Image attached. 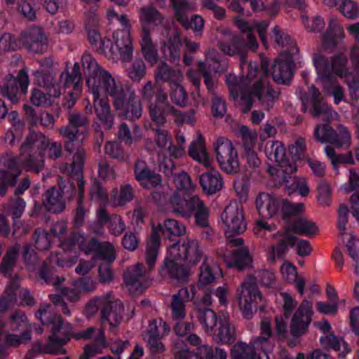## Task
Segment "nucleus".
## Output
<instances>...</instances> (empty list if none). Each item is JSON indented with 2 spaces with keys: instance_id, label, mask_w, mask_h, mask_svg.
Listing matches in <instances>:
<instances>
[{
  "instance_id": "obj_1",
  "label": "nucleus",
  "mask_w": 359,
  "mask_h": 359,
  "mask_svg": "<svg viewBox=\"0 0 359 359\" xmlns=\"http://www.w3.org/2000/svg\"><path fill=\"white\" fill-rule=\"evenodd\" d=\"M81 63L84 74L87 75L86 85L93 95L95 112L105 130L112 128L114 116L107 99L101 97L102 93L111 97L114 107L120 117L133 121L142 116L141 101L128 83L115 80L89 53L82 55ZM92 108L90 107V111Z\"/></svg>"
},
{
  "instance_id": "obj_2",
  "label": "nucleus",
  "mask_w": 359,
  "mask_h": 359,
  "mask_svg": "<svg viewBox=\"0 0 359 359\" xmlns=\"http://www.w3.org/2000/svg\"><path fill=\"white\" fill-rule=\"evenodd\" d=\"M203 257V251L198 241L187 238L182 244L177 241L168 248L159 275L183 287L189 281L190 267L196 266Z\"/></svg>"
},
{
  "instance_id": "obj_3",
  "label": "nucleus",
  "mask_w": 359,
  "mask_h": 359,
  "mask_svg": "<svg viewBox=\"0 0 359 359\" xmlns=\"http://www.w3.org/2000/svg\"><path fill=\"white\" fill-rule=\"evenodd\" d=\"M142 97L147 102L149 116L156 128L155 131V142L159 148H165L172 143V137L168 130L161 128L166 122V117L169 114L177 116L181 123L190 121V117L182 114L170 105L168 100V95L163 90L151 81H148L142 88Z\"/></svg>"
},
{
  "instance_id": "obj_4",
  "label": "nucleus",
  "mask_w": 359,
  "mask_h": 359,
  "mask_svg": "<svg viewBox=\"0 0 359 359\" xmlns=\"http://www.w3.org/2000/svg\"><path fill=\"white\" fill-rule=\"evenodd\" d=\"M313 63L317 73V82L328 94H332L336 104L344 100V90L337 85L332 74L339 77H347L346 59L342 55L332 58L329 65L324 50H320L313 55Z\"/></svg>"
},
{
  "instance_id": "obj_5",
  "label": "nucleus",
  "mask_w": 359,
  "mask_h": 359,
  "mask_svg": "<svg viewBox=\"0 0 359 359\" xmlns=\"http://www.w3.org/2000/svg\"><path fill=\"white\" fill-rule=\"evenodd\" d=\"M273 38L279 46L280 55L274 60L271 74L278 84H285L290 81L294 65V57L299 49L295 41L288 34L282 33L278 27L272 30Z\"/></svg>"
},
{
  "instance_id": "obj_6",
  "label": "nucleus",
  "mask_w": 359,
  "mask_h": 359,
  "mask_svg": "<svg viewBox=\"0 0 359 359\" xmlns=\"http://www.w3.org/2000/svg\"><path fill=\"white\" fill-rule=\"evenodd\" d=\"M172 211L177 215L194 219V224L201 229L210 228V212L205 202L197 195L174 194L170 198Z\"/></svg>"
},
{
  "instance_id": "obj_7",
  "label": "nucleus",
  "mask_w": 359,
  "mask_h": 359,
  "mask_svg": "<svg viewBox=\"0 0 359 359\" xmlns=\"http://www.w3.org/2000/svg\"><path fill=\"white\" fill-rule=\"evenodd\" d=\"M186 232L184 224L174 219H166L163 224H158L157 226H152L151 234L146 245L145 262L151 271L155 266L159 252L161 239L160 233L165 238L171 239V236H180Z\"/></svg>"
},
{
  "instance_id": "obj_8",
  "label": "nucleus",
  "mask_w": 359,
  "mask_h": 359,
  "mask_svg": "<svg viewBox=\"0 0 359 359\" xmlns=\"http://www.w3.org/2000/svg\"><path fill=\"white\" fill-rule=\"evenodd\" d=\"M235 23L243 34L233 36L228 41H220L219 48L226 55L230 56L238 55L241 57L242 62H243L249 50H257L258 42L252 33L251 27L248 22L236 18Z\"/></svg>"
},
{
  "instance_id": "obj_9",
  "label": "nucleus",
  "mask_w": 359,
  "mask_h": 359,
  "mask_svg": "<svg viewBox=\"0 0 359 359\" xmlns=\"http://www.w3.org/2000/svg\"><path fill=\"white\" fill-rule=\"evenodd\" d=\"M49 139L41 133L31 130L20 147L22 154L28 152L23 167L28 172L39 173L44 166V151Z\"/></svg>"
},
{
  "instance_id": "obj_10",
  "label": "nucleus",
  "mask_w": 359,
  "mask_h": 359,
  "mask_svg": "<svg viewBox=\"0 0 359 359\" xmlns=\"http://www.w3.org/2000/svg\"><path fill=\"white\" fill-rule=\"evenodd\" d=\"M227 83L232 99L238 100L241 95L240 108L243 114H247L251 110L255 102L254 97L264 102L269 97V86L266 87L262 79H259L252 86L246 88H241L236 79H234L233 82L228 79Z\"/></svg>"
},
{
  "instance_id": "obj_11",
  "label": "nucleus",
  "mask_w": 359,
  "mask_h": 359,
  "mask_svg": "<svg viewBox=\"0 0 359 359\" xmlns=\"http://www.w3.org/2000/svg\"><path fill=\"white\" fill-rule=\"evenodd\" d=\"M77 186L72 180L65 182L64 185L52 187L43 195L42 201L45 209L52 213L57 214L62 212L66 203L65 199L72 200L76 194Z\"/></svg>"
},
{
  "instance_id": "obj_12",
  "label": "nucleus",
  "mask_w": 359,
  "mask_h": 359,
  "mask_svg": "<svg viewBox=\"0 0 359 359\" xmlns=\"http://www.w3.org/2000/svg\"><path fill=\"white\" fill-rule=\"evenodd\" d=\"M37 315L43 324H56L53 327V335L49 337L48 344L42 348V351L52 354L64 353L65 349L62 346L65 343V340L57 337V334L62 326L60 316L55 313L49 305L43 306L39 309Z\"/></svg>"
},
{
  "instance_id": "obj_13",
  "label": "nucleus",
  "mask_w": 359,
  "mask_h": 359,
  "mask_svg": "<svg viewBox=\"0 0 359 359\" xmlns=\"http://www.w3.org/2000/svg\"><path fill=\"white\" fill-rule=\"evenodd\" d=\"M221 219L225 226L226 238L243 233L247 229L243 206L236 202L231 203L221 214Z\"/></svg>"
},
{
  "instance_id": "obj_14",
  "label": "nucleus",
  "mask_w": 359,
  "mask_h": 359,
  "mask_svg": "<svg viewBox=\"0 0 359 359\" xmlns=\"http://www.w3.org/2000/svg\"><path fill=\"white\" fill-rule=\"evenodd\" d=\"M29 80L25 69L19 71L17 76L8 74L3 86H0V93L12 104L18 103L20 97L27 93Z\"/></svg>"
},
{
  "instance_id": "obj_15",
  "label": "nucleus",
  "mask_w": 359,
  "mask_h": 359,
  "mask_svg": "<svg viewBox=\"0 0 359 359\" xmlns=\"http://www.w3.org/2000/svg\"><path fill=\"white\" fill-rule=\"evenodd\" d=\"M217 161L222 170L227 173L236 172L239 166L238 154L232 142L220 137L214 143Z\"/></svg>"
},
{
  "instance_id": "obj_16",
  "label": "nucleus",
  "mask_w": 359,
  "mask_h": 359,
  "mask_svg": "<svg viewBox=\"0 0 359 359\" xmlns=\"http://www.w3.org/2000/svg\"><path fill=\"white\" fill-rule=\"evenodd\" d=\"M98 26L99 18L97 15L93 12H90L85 22V29L89 43L99 54H104L107 50L112 52L114 45L111 41L109 38L101 37Z\"/></svg>"
},
{
  "instance_id": "obj_17",
  "label": "nucleus",
  "mask_w": 359,
  "mask_h": 359,
  "mask_svg": "<svg viewBox=\"0 0 359 359\" xmlns=\"http://www.w3.org/2000/svg\"><path fill=\"white\" fill-rule=\"evenodd\" d=\"M189 297L194 299V305L197 311V316L200 323L206 332H211L215 326L217 318L215 313L205 307L212 302V297L210 293H186Z\"/></svg>"
},
{
  "instance_id": "obj_18",
  "label": "nucleus",
  "mask_w": 359,
  "mask_h": 359,
  "mask_svg": "<svg viewBox=\"0 0 359 359\" xmlns=\"http://www.w3.org/2000/svg\"><path fill=\"white\" fill-rule=\"evenodd\" d=\"M219 272L220 269L219 266L209 263L208 259L205 258L200 267L198 283L196 285L191 284L189 292H196L197 288L201 290H206L205 292H227L226 290L222 286L218 287L215 291L208 288V287H210L212 284L215 282Z\"/></svg>"
},
{
  "instance_id": "obj_19",
  "label": "nucleus",
  "mask_w": 359,
  "mask_h": 359,
  "mask_svg": "<svg viewBox=\"0 0 359 359\" xmlns=\"http://www.w3.org/2000/svg\"><path fill=\"white\" fill-rule=\"evenodd\" d=\"M0 161L4 166L0 170V196H4L6 194L8 187L16 184L21 170L18 158L15 156H9Z\"/></svg>"
},
{
  "instance_id": "obj_20",
  "label": "nucleus",
  "mask_w": 359,
  "mask_h": 359,
  "mask_svg": "<svg viewBox=\"0 0 359 359\" xmlns=\"http://www.w3.org/2000/svg\"><path fill=\"white\" fill-rule=\"evenodd\" d=\"M123 281L127 286L144 292L150 286L152 278L149 272L146 271L145 266L142 264L137 263L128 267L124 272Z\"/></svg>"
},
{
  "instance_id": "obj_21",
  "label": "nucleus",
  "mask_w": 359,
  "mask_h": 359,
  "mask_svg": "<svg viewBox=\"0 0 359 359\" xmlns=\"http://www.w3.org/2000/svg\"><path fill=\"white\" fill-rule=\"evenodd\" d=\"M315 136L320 142H330L337 147H348L351 143L350 133L344 126L339 127L338 134H335L333 129L328 125L317 126L315 130Z\"/></svg>"
},
{
  "instance_id": "obj_22",
  "label": "nucleus",
  "mask_w": 359,
  "mask_h": 359,
  "mask_svg": "<svg viewBox=\"0 0 359 359\" xmlns=\"http://www.w3.org/2000/svg\"><path fill=\"white\" fill-rule=\"evenodd\" d=\"M20 41L27 50L38 54L44 53L48 47L47 37L38 27H32L22 32Z\"/></svg>"
},
{
  "instance_id": "obj_23",
  "label": "nucleus",
  "mask_w": 359,
  "mask_h": 359,
  "mask_svg": "<svg viewBox=\"0 0 359 359\" xmlns=\"http://www.w3.org/2000/svg\"><path fill=\"white\" fill-rule=\"evenodd\" d=\"M312 304L304 301L294 312L290 325V332L293 337H300L308 330L313 316Z\"/></svg>"
},
{
  "instance_id": "obj_24",
  "label": "nucleus",
  "mask_w": 359,
  "mask_h": 359,
  "mask_svg": "<svg viewBox=\"0 0 359 359\" xmlns=\"http://www.w3.org/2000/svg\"><path fill=\"white\" fill-rule=\"evenodd\" d=\"M134 172L135 179L145 189H153L162 184L161 175L151 170L144 161L135 164Z\"/></svg>"
},
{
  "instance_id": "obj_25",
  "label": "nucleus",
  "mask_w": 359,
  "mask_h": 359,
  "mask_svg": "<svg viewBox=\"0 0 359 359\" xmlns=\"http://www.w3.org/2000/svg\"><path fill=\"white\" fill-rule=\"evenodd\" d=\"M199 183L203 191L208 196L219 192L224 185L221 174L213 168H210L199 176Z\"/></svg>"
},
{
  "instance_id": "obj_26",
  "label": "nucleus",
  "mask_w": 359,
  "mask_h": 359,
  "mask_svg": "<svg viewBox=\"0 0 359 359\" xmlns=\"http://www.w3.org/2000/svg\"><path fill=\"white\" fill-rule=\"evenodd\" d=\"M304 111H309L313 116H318L330 109L322 102L318 90L311 86L309 90V95L301 97Z\"/></svg>"
},
{
  "instance_id": "obj_27",
  "label": "nucleus",
  "mask_w": 359,
  "mask_h": 359,
  "mask_svg": "<svg viewBox=\"0 0 359 359\" xmlns=\"http://www.w3.org/2000/svg\"><path fill=\"white\" fill-rule=\"evenodd\" d=\"M114 46L123 60H130L133 55V47L130 31L127 29H117L113 33Z\"/></svg>"
},
{
  "instance_id": "obj_28",
  "label": "nucleus",
  "mask_w": 359,
  "mask_h": 359,
  "mask_svg": "<svg viewBox=\"0 0 359 359\" xmlns=\"http://www.w3.org/2000/svg\"><path fill=\"white\" fill-rule=\"evenodd\" d=\"M182 39L179 33L176 32L170 36L161 46L163 57L172 64H178L180 60Z\"/></svg>"
},
{
  "instance_id": "obj_29",
  "label": "nucleus",
  "mask_w": 359,
  "mask_h": 359,
  "mask_svg": "<svg viewBox=\"0 0 359 359\" xmlns=\"http://www.w3.org/2000/svg\"><path fill=\"white\" fill-rule=\"evenodd\" d=\"M349 183L341 186V189L344 193L354 192L351 197V212L355 219L359 221V174L351 170Z\"/></svg>"
},
{
  "instance_id": "obj_30",
  "label": "nucleus",
  "mask_w": 359,
  "mask_h": 359,
  "mask_svg": "<svg viewBox=\"0 0 359 359\" xmlns=\"http://www.w3.org/2000/svg\"><path fill=\"white\" fill-rule=\"evenodd\" d=\"M38 276L46 284L53 285L57 292H74V290H69L67 287L62 286L65 278L63 276L55 275L52 269L46 262H43L39 269Z\"/></svg>"
},
{
  "instance_id": "obj_31",
  "label": "nucleus",
  "mask_w": 359,
  "mask_h": 359,
  "mask_svg": "<svg viewBox=\"0 0 359 359\" xmlns=\"http://www.w3.org/2000/svg\"><path fill=\"white\" fill-rule=\"evenodd\" d=\"M277 207L280 210L283 219L286 222V224L290 222H294V219L301 217V215L305 211V205L303 203H292L287 201H282L278 203H271V206Z\"/></svg>"
},
{
  "instance_id": "obj_32",
  "label": "nucleus",
  "mask_w": 359,
  "mask_h": 359,
  "mask_svg": "<svg viewBox=\"0 0 359 359\" xmlns=\"http://www.w3.org/2000/svg\"><path fill=\"white\" fill-rule=\"evenodd\" d=\"M34 76L39 86L48 90L53 97H60L61 95L60 85L56 82L52 72L48 70H41L36 72Z\"/></svg>"
},
{
  "instance_id": "obj_33",
  "label": "nucleus",
  "mask_w": 359,
  "mask_h": 359,
  "mask_svg": "<svg viewBox=\"0 0 359 359\" xmlns=\"http://www.w3.org/2000/svg\"><path fill=\"white\" fill-rule=\"evenodd\" d=\"M275 161L282 168L283 175L296 172L297 166L294 163L290 162L285 154V149L283 144L278 141L273 142L271 145Z\"/></svg>"
},
{
  "instance_id": "obj_34",
  "label": "nucleus",
  "mask_w": 359,
  "mask_h": 359,
  "mask_svg": "<svg viewBox=\"0 0 359 359\" xmlns=\"http://www.w3.org/2000/svg\"><path fill=\"white\" fill-rule=\"evenodd\" d=\"M258 284L266 287H269V272L263 270L253 274L248 275L241 283L242 290L241 292H259L257 289Z\"/></svg>"
},
{
  "instance_id": "obj_35",
  "label": "nucleus",
  "mask_w": 359,
  "mask_h": 359,
  "mask_svg": "<svg viewBox=\"0 0 359 359\" xmlns=\"http://www.w3.org/2000/svg\"><path fill=\"white\" fill-rule=\"evenodd\" d=\"M20 248L18 244L12 245L7 249L0 263V273L4 277H10L13 274L18 259Z\"/></svg>"
},
{
  "instance_id": "obj_36",
  "label": "nucleus",
  "mask_w": 359,
  "mask_h": 359,
  "mask_svg": "<svg viewBox=\"0 0 359 359\" xmlns=\"http://www.w3.org/2000/svg\"><path fill=\"white\" fill-rule=\"evenodd\" d=\"M320 342L323 348L337 352L339 356L341 358L351 351L348 344L342 337H337L332 333L321 337Z\"/></svg>"
},
{
  "instance_id": "obj_37",
  "label": "nucleus",
  "mask_w": 359,
  "mask_h": 359,
  "mask_svg": "<svg viewBox=\"0 0 359 359\" xmlns=\"http://www.w3.org/2000/svg\"><path fill=\"white\" fill-rule=\"evenodd\" d=\"M269 338V323L267 319H262L261 336L255 341L256 352L252 359H269L268 351Z\"/></svg>"
},
{
  "instance_id": "obj_38",
  "label": "nucleus",
  "mask_w": 359,
  "mask_h": 359,
  "mask_svg": "<svg viewBox=\"0 0 359 359\" xmlns=\"http://www.w3.org/2000/svg\"><path fill=\"white\" fill-rule=\"evenodd\" d=\"M140 46L144 58L151 64L157 62V50L152 41L150 31L146 25H143L142 28Z\"/></svg>"
},
{
  "instance_id": "obj_39",
  "label": "nucleus",
  "mask_w": 359,
  "mask_h": 359,
  "mask_svg": "<svg viewBox=\"0 0 359 359\" xmlns=\"http://www.w3.org/2000/svg\"><path fill=\"white\" fill-rule=\"evenodd\" d=\"M285 228L287 231L304 236L314 235L318 231V226L313 221L302 217L294 219V222H288Z\"/></svg>"
},
{
  "instance_id": "obj_40",
  "label": "nucleus",
  "mask_w": 359,
  "mask_h": 359,
  "mask_svg": "<svg viewBox=\"0 0 359 359\" xmlns=\"http://www.w3.org/2000/svg\"><path fill=\"white\" fill-rule=\"evenodd\" d=\"M262 293H241L238 297V306L244 318H251L254 304L262 303Z\"/></svg>"
},
{
  "instance_id": "obj_41",
  "label": "nucleus",
  "mask_w": 359,
  "mask_h": 359,
  "mask_svg": "<svg viewBox=\"0 0 359 359\" xmlns=\"http://www.w3.org/2000/svg\"><path fill=\"white\" fill-rule=\"evenodd\" d=\"M280 273L283 279L290 283H294L296 289L299 292H304L305 289V281L304 278L298 275L297 268L292 263L285 261L280 268Z\"/></svg>"
},
{
  "instance_id": "obj_42",
  "label": "nucleus",
  "mask_w": 359,
  "mask_h": 359,
  "mask_svg": "<svg viewBox=\"0 0 359 359\" xmlns=\"http://www.w3.org/2000/svg\"><path fill=\"white\" fill-rule=\"evenodd\" d=\"M81 81V74L80 71V65L78 62H75L72 72L65 70L60 74L59 79V84L62 85L65 88L74 87L76 92L80 91L79 83Z\"/></svg>"
},
{
  "instance_id": "obj_43",
  "label": "nucleus",
  "mask_w": 359,
  "mask_h": 359,
  "mask_svg": "<svg viewBox=\"0 0 359 359\" xmlns=\"http://www.w3.org/2000/svg\"><path fill=\"white\" fill-rule=\"evenodd\" d=\"M189 156L195 161L203 164L207 168L210 165V159L205 148L204 141L201 135L198 140L191 142L189 148Z\"/></svg>"
},
{
  "instance_id": "obj_44",
  "label": "nucleus",
  "mask_w": 359,
  "mask_h": 359,
  "mask_svg": "<svg viewBox=\"0 0 359 359\" xmlns=\"http://www.w3.org/2000/svg\"><path fill=\"white\" fill-rule=\"evenodd\" d=\"M232 264L238 270H244L252 266V257L248 247H241L232 252Z\"/></svg>"
},
{
  "instance_id": "obj_45",
  "label": "nucleus",
  "mask_w": 359,
  "mask_h": 359,
  "mask_svg": "<svg viewBox=\"0 0 359 359\" xmlns=\"http://www.w3.org/2000/svg\"><path fill=\"white\" fill-rule=\"evenodd\" d=\"M287 175H283V178L285 182L286 189L289 194L297 192L302 197L307 196L310 192L307 180L304 177H294L290 180H287Z\"/></svg>"
},
{
  "instance_id": "obj_46",
  "label": "nucleus",
  "mask_w": 359,
  "mask_h": 359,
  "mask_svg": "<svg viewBox=\"0 0 359 359\" xmlns=\"http://www.w3.org/2000/svg\"><path fill=\"white\" fill-rule=\"evenodd\" d=\"M84 185L85 182L80 181L79 187H77V205L73 220V226L75 229L83 226L85 221L86 210L83 205Z\"/></svg>"
},
{
  "instance_id": "obj_47",
  "label": "nucleus",
  "mask_w": 359,
  "mask_h": 359,
  "mask_svg": "<svg viewBox=\"0 0 359 359\" xmlns=\"http://www.w3.org/2000/svg\"><path fill=\"white\" fill-rule=\"evenodd\" d=\"M86 158V152L83 149H78L73 156L72 167V181L76 180L75 183L77 187L80 181L85 182L83 177V168Z\"/></svg>"
},
{
  "instance_id": "obj_48",
  "label": "nucleus",
  "mask_w": 359,
  "mask_h": 359,
  "mask_svg": "<svg viewBox=\"0 0 359 359\" xmlns=\"http://www.w3.org/2000/svg\"><path fill=\"white\" fill-rule=\"evenodd\" d=\"M238 137H241L245 151H248L254 158L255 151L254 146L257 140V133L250 129L247 126L242 125L236 132Z\"/></svg>"
},
{
  "instance_id": "obj_49",
  "label": "nucleus",
  "mask_w": 359,
  "mask_h": 359,
  "mask_svg": "<svg viewBox=\"0 0 359 359\" xmlns=\"http://www.w3.org/2000/svg\"><path fill=\"white\" fill-rule=\"evenodd\" d=\"M123 304L119 301L109 302L102 311V318L109 321L110 325L116 326L121 319Z\"/></svg>"
},
{
  "instance_id": "obj_50",
  "label": "nucleus",
  "mask_w": 359,
  "mask_h": 359,
  "mask_svg": "<svg viewBox=\"0 0 359 359\" xmlns=\"http://www.w3.org/2000/svg\"><path fill=\"white\" fill-rule=\"evenodd\" d=\"M214 341L217 343L227 344L233 341L235 338L234 329L231 327L227 319L219 322L217 332L212 334Z\"/></svg>"
},
{
  "instance_id": "obj_51",
  "label": "nucleus",
  "mask_w": 359,
  "mask_h": 359,
  "mask_svg": "<svg viewBox=\"0 0 359 359\" xmlns=\"http://www.w3.org/2000/svg\"><path fill=\"white\" fill-rule=\"evenodd\" d=\"M174 11V15L180 24L187 23L185 18L189 16V12L192 9L191 4L187 0H170Z\"/></svg>"
},
{
  "instance_id": "obj_52",
  "label": "nucleus",
  "mask_w": 359,
  "mask_h": 359,
  "mask_svg": "<svg viewBox=\"0 0 359 359\" xmlns=\"http://www.w3.org/2000/svg\"><path fill=\"white\" fill-rule=\"evenodd\" d=\"M342 237L344 241L346 240V246L347 251L349 256L355 263V273L359 274V239L355 237L352 233H345Z\"/></svg>"
},
{
  "instance_id": "obj_53",
  "label": "nucleus",
  "mask_w": 359,
  "mask_h": 359,
  "mask_svg": "<svg viewBox=\"0 0 359 359\" xmlns=\"http://www.w3.org/2000/svg\"><path fill=\"white\" fill-rule=\"evenodd\" d=\"M96 341V345H86L84 347L83 353L80 356L79 359H91L97 354L102 353V351L107 347V341L102 331L98 332Z\"/></svg>"
},
{
  "instance_id": "obj_54",
  "label": "nucleus",
  "mask_w": 359,
  "mask_h": 359,
  "mask_svg": "<svg viewBox=\"0 0 359 359\" xmlns=\"http://www.w3.org/2000/svg\"><path fill=\"white\" fill-rule=\"evenodd\" d=\"M344 37V29L338 23L336 19H331L327 34L325 36V42L323 48L325 49L331 43H334L336 39H340Z\"/></svg>"
},
{
  "instance_id": "obj_55",
  "label": "nucleus",
  "mask_w": 359,
  "mask_h": 359,
  "mask_svg": "<svg viewBox=\"0 0 359 359\" xmlns=\"http://www.w3.org/2000/svg\"><path fill=\"white\" fill-rule=\"evenodd\" d=\"M140 18L142 23L147 25L156 26L162 22L160 12L151 6L141 8Z\"/></svg>"
},
{
  "instance_id": "obj_56",
  "label": "nucleus",
  "mask_w": 359,
  "mask_h": 359,
  "mask_svg": "<svg viewBox=\"0 0 359 359\" xmlns=\"http://www.w3.org/2000/svg\"><path fill=\"white\" fill-rule=\"evenodd\" d=\"M180 74L179 70L173 69L166 63L163 62L158 66L156 76L157 79L169 82L170 86H172L173 81H179Z\"/></svg>"
},
{
  "instance_id": "obj_57",
  "label": "nucleus",
  "mask_w": 359,
  "mask_h": 359,
  "mask_svg": "<svg viewBox=\"0 0 359 359\" xmlns=\"http://www.w3.org/2000/svg\"><path fill=\"white\" fill-rule=\"evenodd\" d=\"M247 2L250 3V6L254 12H259L266 9L265 4L262 1L259 2L257 0H232L229 4V8L233 11L243 15V4Z\"/></svg>"
},
{
  "instance_id": "obj_58",
  "label": "nucleus",
  "mask_w": 359,
  "mask_h": 359,
  "mask_svg": "<svg viewBox=\"0 0 359 359\" xmlns=\"http://www.w3.org/2000/svg\"><path fill=\"white\" fill-rule=\"evenodd\" d=\"M256 352L255 346L243 342L236 344L231 349L232 359H252Z\"/></svg>"
},
{
  "instance_id": "obj_59",
  "label": "nucleus",
  "mask_w": 359,
  "mask_h": 359,
  "mask_svg": "<svg viewBox=\"0 0 359 359\" xmlns=\"http://www.w3.org/2000/svg\"><path fill=\"white\" fill-rule=\"evenodd\" d=\"M25 206V201L20 197H17L10 201L8 207V215L11 217L14 226L17 225L18 220L22 217Z\"/></svg>"
},
{
  "instance_id": "obj_60",
  "label": "nucleus",
  "mask_w": 359,
  "mask_h": 359,
  "mask_svg": "<svg viewBox=\"0 0 359 359\" xmlns=\"http://www.w3.org/2000/svg\"><path fill=\"white\" fill-rule=\"evenodd\" d=\"M170 99L173 103L184 107L187 103V93L179 81H173L170 86Z\"/></svg>"
},
{
  "instance_id": "obj_61",
  "label": "nucleus",
  "mask_w": 359,
  "mask_h": 359,
  "mask_svg": "<svg viewBox=\"0 0 359 359\" xmlns=\"http://www.w3.org/2000/svg\"><path fill=\"white\" fill-rule=\"evenodd\" d=\"M79 293H53L50 296V299L55 306L62 307V311L66 314H69V311L66 307V299L69 302H76L79 299Z\"/></svg>"
},
{
  "instance_id": "obj_62",
  "label": "nucleus",
  "mask_w": 359,
  "mask_h": 359,
  "mask_svg": "<svg viewBox=\"0 0 359 359\" xmlns=\"http://www.w3.org/2000/svg\"><path fill=\"white\" fill-rule=\"evenodd\" d=\"M287 241L290 246L296 247L297 253L299 256L306 257L311 254L312 248L308 241L289 235L287 236Z\"/></svg>"
},
{
  "instance_id": "obj_63",
  "label": "nucleus",
  "mask_w": 359,
  "mask_h": 359,
  "mask_svg": "<svg viewBox=\"0 0 359 359\" xmlns=\"http://www.w3.org/2000/svg\"><path fill=\"white\" fill-rule=\"evenodd\" d=\"M255 205L259 215L262 218H269V194L260 192L256 197Z\"/></svg>"
},
{
  "instance_id": "obj_64",
  "label": "nucleus",
  "mask_w": 359,
  "mask_h": 359,
  "mask_svg": "<svg viewBox=\"0 0 359 359\" xmlns=\"http://www.w3.org/2000/svg\"><path fill=\"white\" fill-rule=\"evenodd\" d=\"M35 248L40 251L49 250L51 245L50 235L45 231L37 229L33 234Z\"/></svg>"
}]
</instances>
